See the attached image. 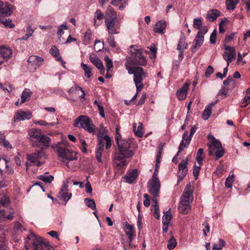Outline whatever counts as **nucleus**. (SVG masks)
Masks as SVG:
<instances>
[{
  "label": "nucleus",
  "instance_id": "nucleus-1",
  "mask_svg": "<svg viewBox=\"0 0 250 250\" xmlns=\"http://www.w3.org/2000/svg\"><path fill=\"white\" fill-rule=\"evenodd\" d=\"M115 140L118 146V149L115 154L114 164L116 167L123 168L127 165L125 159L131 158L134 155V151L131 149L133 143L129 139L121 140V134H116Z\"/></svg>",
  "mask_w": 250,
  "mask_h": 250
},
{
  "label": "nucleus",
  "instance_id": "nucleus-2",
  "mask_svg": "<svg viewBox=\"0 0 250 250\" xmlns=\"http://www.w3.org/2000/svg\"><path fill=\"white\" fill-rule=\"evenodd\" d=\"M193 189L190 184L187 185L185 191L181 197L180 203L178 206L180 212L187 214L190 210V204L193 200Z\"/></svg>",
  "mask_w": 250,
  "mask_h": 250
},
{
  "label": "nucleus",
  "instance_id": "nucleus-3",
  "mask_svg": "<svg viewBox=\"0 0 250 250\" xmlns=\"http://www.w3.org/2000/svg\"><path fill=\"white\" fill-rule=\"evenodd\" d=\"M129 65L130 63L128 62L125 64V66L128 70V73L133 74L134 82L136 87V91L137 92H139L144 87V84L142 83L143 80L146 77L147 73L144 72L143 68L141 67H131Z\"/></svg>",
  "mask_w": 250,
  "mask_h": 250
},
{
  "label": "nucleus",
  "instance_id": "nucleus-4",
  "mask_svg": "<svg viewBox=\"0 0 250 250\" xmlns=\"http://www.w3.org/2000/svg\"><path fill=\"white\" fill-rule=\"evenodd\" d=\"M10 204L8 197L4 194H0V223L5 219L13 220L15 211L13 208H7Z\"/></svg>",
  "mask_w": 250,
  "mask_h": 250
},
{
  "label": "nucleus",
  "instance_id": "nucleus-5",
  "mask_svg": "<svg viewBox=\"0 0 250 250\" xmlns=\"http://www.w3.org/2000/svg\"><path fill=\"white\" fill-rule=\"evenodd\" d=\"M208 138L209 141V142L207 145L208 147V154L209 155L214 154L216 159H218L222 157L224 154L225 151L221 142L217 140L212 135L209 134Z\"/></svg>",
  "mask_w": 250,
  "mask_h": 250
},
{
  "label": "nucleus",
  "instance_id": "nucleus-6",
  "mask_svg": "<svg viewBox=\"0 0 250 250\" xmlns=\"http://www.w3.org/2000/svg\"><path fill=\"white\" fill-rule=\"evenodd\" d=\"M74 125L78 128H83L85 131L90 133L94 134L96 133L95 126L92 121L85 115L79 116L75 121Z\"/></svg>",
  "mask_w": 250,
  "mask_h": 250
},
{
  "label": "nucleus",
  "instance_id": "nucleus-7",
  "mask_svg": "<svg viewBox=\"0 0 250 250\" xmlns=\"http://www.w3.org/2000/svg\"><path fill=\"white\" fill-rule=\"evenodd\" d=\"M130 57L129 59L131 64L133 65H145L146 60L142 54V49L138 48L137 46H130Z\"/></svg>",
  "mask_w": 250,
  "mask_h": 250
},
{
  "label": "nucleus",
  "instance_id": "nucleus-8",
  "mask_svg": "<svg viewBox=\"0 0 250 250\" xmlns=\"http://www.w3.org/2000/svg\"><path fill=\"white\" fill-rule=\"evenodd\" d=\"M57 153L60 158L68 161L66 166L68 167L71 168L73 161L76 160L77 158L76 154L69 149L62 146L61 143L57 145Z\"/></svg>",
  "mask_w": 250,
  "mask_h": 250
},
{
  "label": "nucleus",
  "instance_id": "nucleus-9",
  "mask_svg": "<svg viewBox=\"0 0 250 250\" xmlns=\"http://www.w3.org/2000/svg\"><path fill=\"white\" fill-rule=\"evenodd\" d=\"M27 239L31 241L34 250H50L51 247L49 243L43 242L41 237L32 232L27 236Z\"/></svg>",
  "mask_w": 250,
  "mask_h": 250
},
{
  "label": "nucleus",
  "instance_id": "nucleus-10",
  "mask_svg": "<svg viewBox=\"0 0 250 250\" xmlns=\"http://www.w3.org/2000/svg\"><path fill=\"white\" fill-rule=\"evenodd\" d=\"M147 187L150 194L153 196V198H156L158 196L161 185L158 178L153 175L151 179L149 181L147 184Z\"/></svg>",
  "mask_w": 250,
  "mask_h": 250
},
{
  "label": "nucleus",
  "instance_id": "nucleus-11",
  "mask_svg": "<svg viewBox=\"0 0 250 250\" xmlns=\"http://www.w3.org/2000/svg\"><path fill=\"white\" fill-rule=\"evenodd\" d=\"M51 144V139L47 136L42 134V135L39 138L37 141L33 142L32 146L33 147H39L41 148V150H44L48 147Z\"/></svg>",
  "mask_w": 250,
  "mask_h": 250
},
{
  "label": "nucleus",
  "instance_id": "nucleus-12",
  "mask_svg": "<svg viewBox=\"0 0 250 250\" xmlns=\"http://www.w3.org/2000/svg\"><path fill=\"white\" fill-rule=\"evenodd\" d=\"M104 141L106 143V148H109L111 146L112 140L111 137L107 135H105L103 138L102 136H100V133H99L98 134V144L96 150L100 151H104Z\"/></svg>",
  "mask_w": 250,
  "mask_h": 250
},
{
  "label": "nucleus",
  "instance_id": "nucleus-13",
  "mask_svg": "<svg viewBox=\"0 0 250 250\" xmlns=\"http://www.w3.org/2000/svg\"><path fill=\"white\" fill-rule=\"evenodd\" d=\"M225 52L223 54L224 59L227 61L228 66L234 59L235 57L236 51L234 47L229 46L225 47Z\"/></svg>",
  "mask_w": 250,
  "mask_h": 250
},
{
  "label": "nucleus",
  "instance_id": "nucleus-14",
  "mask_svg": "<svg viewBox=\"0 0 250 250\" xmlns=\"http://www.w3.org/2000/svg\"><path fill=\"white\" fill-rule=\"evenodd\" d=\"M10 162L5 159L0 158V171L2 174L3 172L7 174H11L14 172V170L10 167Z\"/></svg>",
  "mask_w": 250,
  "mask_h": 250
},
{
  "label": "nucleus",
  "instance_id": "nucleus-15",
  "mask_svg": "<svg viewBox=\"0 0 250 250\" xmlns=\"http://www.w3.org/2000/svg\"><path fill=\"white\" fill-rule=\"evenodd\" d=\"M187 165L188 158L183 160L178 166V176L180 180H183L187 174Z\"/></svg>",
  "mask_w": 250,
  "mask_h": 250
},
{
  "label": "nucleus",
  "instance_id": "nucleus-16",
  "mask_svg": "<svg viewBox=\"0 0 250 250\" xmlns=\"http://www.w3.org/2000/svg\"><path fill=\"white\" fill-rule=\"evenodd\" d=\"M116 20L105 19L104 22L108 30V34H118V27L116 25Z\"/></svg>",
  "mask_w": 250,
  "mask_h": 250
},
{
  "label": "nucleus",
  "instance_id": "nucleus-17",
  "mask_svg": "<svg viewBox=\"0 0 250 250\" xmlns=\"http://www.w3.org/2000/svg\"><path fill=\"white\" fill-rule=\"evenodd\" d=\"M68 181H66V183H64L61 189L60 192V197L62 200L65 201L66 203L71 197L72 194L68 193Z\"/></svg>",
  "mask_w": 250,
  "mask_h": 250
},
{
  "label": "nucleus",
  "instance_id": "nucleus-18",
  "mask_svg": "<svg viewBox=\"0 0 250 250\" xmlns=\"http://www.w3.org/2000/svg\"><path fill=\"white\" fill-rule=\"evenodd\" d=\"M89 60L100 70L101 74H103L104 72V67L101 60L95 55H90Z\"/></svg>",
  "mask_w": 250,
  "mask_h": 250
},
{
  "label": "nucleus",
  "instance_id": "nucleus-19",
  "mask_svg": "<svg viewBox=\"0 0 250 250\" xmlns=\"http://www.w3.org/2000/svg\"><path fill=\"white\" fill-rule=\"evenodd\" d=\"M12 5L0 1V18L10 15L12 13Z\"/></svg>",
  "mask_w": 250,
  "mask_h": 250
},
{
  "label": "nucleus",
  "instance_id": "nucleus-20",
  "mask_svg": "<svg viewBox=\"0 0 250 250\" xmlns=\"http://www.w3.org/2000/svg\"><path fill=\"white\" fill-rule=\"evenodd\" d=\"M191 140V139L190 137H188V132L186 131L183 134L182 140L179 146V150L178 152V154H179L180 151L183 150L184 148H186L188 146Z\"/></svg>",
  "mask_w": 250,
  "mask_h": 250
},
{
  "label": "nucleus",
  "instance_id": "nucleus-21",
  "mask_svg": "<svg viewBox=\"0 0 250 250\" xmlns=\"http://www.w3.org/2000/svg\"><path fill=\"white\" fill-rule=\"evenodd\" d=\"M31 118V114L30 112L19 111L14 117V121H21L26 119H30Z\"/></svg>",
  "mask_w": 250,
  "mask_h": 250
},
{
  "label": "nucleus",
  "instance_id": "nucleus-22",
  "mask_svg": "<svg viewBox=\"0 0 250 250\" xmlns=\"http://www.w3.org/2000/svg\"><path fill=\"white\" fill-rule=\"evenodd\" d=\"M44 155L43 150H38L34 153L27 155L28 160L32 163H35L41 159Z\"/></svg>",
  "mask_w": 250,
  "mask_h": 250
},
{
  "label": "nucleus",
  "instance_id": "nucleus-23",
  "mask_svg": "<svg viewBox=\"0 0 250 250\" xmlns=\"http://www.w3.org/2000/svg\"><path fill=\"white\" fill-rule=\"evenodd\" d=\"M104 15L103 12L99 9H97L94 14V17L93 19L94 25L95 26H98L101 24L104 19Z\"/></svg>",
  "mask_w": 250,
  "mask_h": 250
},
{
  "label": "nucleus",
  "instance_id": "nucleus-24",
  "mask_svg": "<svg viewBox=\"0 0 250 250\" xmlns=\"http://www.w3.org/2000/svg\"><path fill=\"white\" fill-rule=\"evenodd\" d=\"M204 36L197 34L194 40L195 44L191 47V51L192 53L195 52L197 49L202 45L204 42Z\"/></svg>",
  "mask_w": 250,
  "mask_h": 250
},
{
  "label": "nucleus",
  "instance_id": "nucleus-25",
  "mask_svg": "<svg viewBox=\"0 0 250 250\" xmlns=\"http://www.w3.org/2000/svg\"><path fill=\"white\" fill-rule=\"evenodd\" d=\"M188 89V84L185 83L183 86L177 92V98L180 100L185 99L187 97V92Z\"/></svg>",
  "mask_w": 250,
  "mask_h": 250
},
{
  "label": "nucleus",
  "instance_id": "nucleus-26",
  "mask_svg": "<svg viewBox=\"0 0 250 250\" xmlns=\"http://www.w3.org/2000/svg\"><path fill=\"white\" fill-rule=\"evenodd\" d=\"M27 62L32 65L39 66L44 62V59L38 56L31 55L29 57Z\"/></svg>",
  "mask_w": 250,
  "mask_h": 250
},
{
  "label": "nucleus",
  "instance_id": "nucleus-27",
  "mask_svg": "<svg viewBox=\"0 0 250 250\" xmlns=\"http://www.w3.org/2000/svg\"><path fill=\"white\" fill-rule=\"evenodd\" d=\"M0 53L6 62L12 57V50L5 46L0 47Z\"/></svg>",
  "mask_w": 250,
  "mask_h": 250
},
{
  "label": "nucleus",
  "instance_id": "nucleus-28",
  "mask_svg": "<svg viewBox=\"0 0 250 250\" xmlns=\"http://www.w3.org/2000/svg\"><path fill=\"white\" fill-rule=\"evenodd\" d=\"M138 176V170L136 169L127 173L124 177V179L126 183H131L134 181Z\"/></svg>",
  "mask_w": 250,
  "mask_h": 250
},
{
  "label": "nucleus",
  "instance_id": "nucleus-29",
  "mask_svg": "<svg viewBox=\"0 0 250 250\" xmlns=\"http://www.w3.org/2000/svg\"><path fill=\"white\" fill-rule=\"evenodd\" d=\"M29 135L30 141L32 142V144H33V142L37 141L42 135V134L39 129H32L29 132Z\"/></svg>",
  "mask_w": 250,
  "mask_h": 250
},
{
  "label": "nucleus",
  "instance_id": "nucleus-30",
  "mask_svg": "<svg viewBox=\"0 0 250 250\" xmlns=\"http://www.w3.org/2000/svg\"><path fill=\"white\" fill-rule=\"evenodd\" d=\"M166 26V23L165 21L163 20L159 21L155 24L154 27V31L156 33H163Z\"/></svg>",
  "mask_w": 250,
  "mask_h": 250
},
{
  "label": "nucleus",
  "instance_id": "nucleus-31",
  "mask_svg": "<svg viewBox=\"0 0 250 250\" xmlns=\"http://www.w3.org/2000/svg\"><path fill=\"white\" fill-rule=\"evenodd\" d=\"M219 11L217 9L209 10L207 15L206 18L210 21H213L220 15Z\"/></svg>",
  "mask_w": 250,
  "mask_h": 250
},
{
  "label": "nucleus",
  "instance_id": "nucleus-32",
  "mask_svg": "<svg viewBox=\"0 0 250 250\" xmlns=\"http://www.w3.org/2000/svg\"><path fill=\"white\" fill-rule=\"evenodd\" d=\"M152 202L154 205L152 206L151 210L153 211V214L155 218L159 219L160 218V214L159 212V206L158 205V200L156 198H153Z\"/></svg>",
  "mask_w": 250,
  "mask_h": 250
},
{
  "label": "nucleus",
  "instance_id": "nucleus-33",
  "mask_svg": "<svg viewBox=\"0 0 250 250\" xmlns=\"http://www.w3.org/2000/svg\"><path fill=\"white\" fill-rule=\"evenodd\" d=\"M125 234L128 235L129 239L131 241L134 237V230L132 226L126 223L125 226Z\"/></svg>",
  "mask_w": 250,
  "mask_h": 250
},
{
  "label": "nucleus",
  "instance_id": "nucleus-34",
  "mask_svg": "<svg viewBox=\"0 0 250 250\" xmlns=\"http://www.w3.org/2000/svg\"><path fill=\"white\" fill-rule=\"evenodd\" d=\"M32 92L29 89H25L21 95V102L20 104L23 103L26 101H28L30 99Z\"/></svg>",
  "mask_w": 250,
  "mask_h": 250
},
{
  "label": "nucleus",
  "instance_id": "nucleus-35",
  "mask_svg": "<svg viewBox=\"0 0 250 250\" xmlns=\"http://www.w3.org/2000/svg\"><path fill=\"white\" fill-rule=\"evenodd\" d=\"M213 105H214V104L212 103L208 104L206 107L202 115V118L203 120L206 121L209 118L211 113V108Z\"/></svg>",
  "mask_w": 250,
  "mask_h": 250
},
{
  "label": "nucleus",
  "instance_id": "nucleus-36",
  "mask_svg": "<svg viewBox=\"0 0 250 250\" xmlns=\"http://www.w3.org/2000/svg\"><path fill=\"white\" fill-rule=\"evenodd\" d=\"M136 126H137L136 124L134 123L133 124V131H134L135 135L139 137H142L143 135V124L141 123H139V125H138L137 129H136Z\"/></svg>",
  "mask_w": 250,
  "mask_h": 250
},
{
  "label": "nucleus",
  "instance_id": "nucleus-37",
  "mask_svg": "<svg viewBox=\"0 0 250 250\" xmlns=\"http://www.w3.org/2000/svg\"><path fill=\"white\" fill-rule=\"evenodd\" d=\"M239 2V0H226L227 9L229 10H234Z\"/></svg>",
  "mask_w": 250,
  "mask_h": 250
},
{
  "label": "nucleus",
  "instance_id": "nucleus-38",
  "mask_svg": "<svg viewBox=\"0 0 250 250\" xmlns=\"http://www.w3.org/2000/svg\"><path fill=\"white\" fill-rule=\"evenodd\" d=\"M81 66L84 72V75L87 78H90L92 76V68L87 64L82 62Z\"/></svg>",
  "mask_w": 250,
  "mask_h": 250
},
{
  "label": "nucleus",
  "instance_id": "nucleus-39",
  "mask_svg": "<svg viewBox=\"0 0 250 250\" xmlns=\"http://www.w3.org/2000/svg\"><path fill=\"white\" fill-rule=\"evenodd\" d=\"M0 22L6 28H13L15 27V24L12 23V20L10 19H7L3 17L0 18Z\"/></svg>",
  "mask_w": 250,
  "mask_h": 250
},
{
  "label": "nucleus",
  "instance_id": "nucleus-40",
  "mask_svg": "<svg viewBox=\"0 0 250 250\" xmlns=\"http://www.w3.org/2000/svg\"><path fill=\"white\" fill-rule=\"evenodd\" d=\"M106 14L108 18H106V19L117 20V14L113 8L110 5H109L107 8Z\"/></svg>",
  "mask_w": 250,
  "mask_h": 250
},
{
  "label": "nucleus",
  "instance_id": "nucleus-41",
  "mask_svg": "<svg viewBox=\"0 0 250 250\" xmlns=\"http://www.w3.org/2000/svg\"><path fill=\"white\" fill-rule=\"evenodd\" d=\"M39 179L46 183H51L54 180V177L51 175H47V173H45L43 175L39 176Z\"/></svg>",
  "mask_w": 250,
  "mask_h": 250
},
{
  "label": "nucleus",
  "instance_id": "nucleus-42",
  "mask_svg": "<svg viewBox=\"0 0 250 250\" xmlns=\"http://www.w3.org/2000/svg\"><path fill=\"white\" fill-rule=\"evenodd\" d=\"M50 53L55 57L57 61L62 60V57L60 55V52L56 46H53L50 50Z\"/></svg>",
  "mask_w": 250,
  "mask_h": 250
},
{
  "label": "nucleus",
  "instance_id": "nucleus-43",
  "mask_svg": "<svg viewBox=\"0 0 250 250\" xmlns=\"http://www.w3.org/2000/svg\"><path fill=\"white\" fill-rule=\"evenodd\" d=\"M185 40L186 39L184 36L180 38L177 45V49L178 50H184L187 48L188 44L186 42Z\"/></svg>",
  "mask_w": 250,
  "mask_h": 250
},
{
  "label": "nucleus",
  "instance_id": "nucleus-44",
  "mask_svg": "<svg viewBox=\"0 0 250 250\" xmlns=\"http://www.w3.org/2000/svg\"><path fill=\"white\" fill-rule=\"evenodd\" d=\"M0 144L6 148L12 147L10 143L5 140V137L3 133L0 132Z\"/></svg>",
  "mask_w": 250,
  "mask_h": 250
},
{
  "label": "nucleus",
  "instance_id": "nucleus-45",
  "mask_svg": "<svg viewBox=\"0 0 250 250\" xmlns=\"http://www.w3.org/2000/svg\"><path fill=\"white\" fill-rule=\"evenodd\" d=\"M177 245V242L176 239L173 236H171L170 239L168 241L167 248L169 250H172L175 248Z\"/></svg>",
  "mask_w": 250,
  "mask_h": 250
},
{
  "label": "nucleus",
  "instance_id": "nucleus-46",
  "mask_svg": "<svg viewBox=\"0 0 250 250\" xmlns=\"http://www.w3.org/2000/svg\"><path fill=\"white\" fill-rule=\"evenodd\" d=\"M203 148H199L197 152L196 155V160L199 164V165H201L203 161Z\"/></svg>",
  "mask_w": 250,
  "mask_h": 250
},
{
  "label": "nucleus",
  "instance_id": "nucleus-47",
  "mask_svg": "<svg viewBox=\"0 0 250 250\" xmlns=\"http://www.w3.org/2000/svg\"><path fill=\"white\" fill-rule=\"evenodd\" d=\"M91 31L90 30H87L84 35V43L85 45L89 44L90 43V40L91 38Z\"/></svg>",
  "mask_w": 250,
  "mask_h": 250
},
{
  "label": "nucleus",
  "instance_id": "nucleus-48",
  "mask_svg": "<svg viewBox=\"0 0 250 250\" xmlns=\"http://www.w3.org/2000/svg\"><path fill=\"white\" fill-rule=\"evenodd\" d=\"M218 243V246L217 244L213 245L212 250H221L226 245L225 242L221 239L219 240Z\"/></svg>",
  "mask_w": 250,
  "mask_h": 250
},
{
  "label": "nucleus",
  "instance_id": "nucleus-49",
  "mask_svg": "<svg viewBox=\"0 0 250 250\" xmlns=\"http://www.w3.org/2000/svg\"><path fill=\"white\" fill-rule=\"evenodd\" d=\"M234 175L232 174L231 176H229L226 180L225 186L227 188H231L232 186V184L234 180Z\"/></svg>",
  "mask_w": 250,
  "mask_h": 250
},
{
  "label": "nucleus",
  "instance_id": "nucleus-50",
  "mask_svg": "<svg viewBox=\"0 0 250 250\" xmlns=\"http://www.w3.org/2000/svg\"><path fill=\"white\" fill-rule=\"evenodd\" d=\"M104 61L106 62V71L108 73H109L111 68L113 67L112 61L108 56H105L104 57Z\"/></svg>",
  "mask_w": 250,
  "mask_h": 250
},
{
  "label": "nucleus",
  "instance_id": "nucleus-51",
  "mask_svg": "<svg viewBox=\"0 0 250 250\" xmlns=\"http://www.w3.org/2000/svg\"><path fill=\"white\" fill-rule=\"evenodd\" d=\"M94 104L98 107L100 115L102 117H104V107L102 105L101 103H99L97 100H95L94 101Z\"/></svg>",
  "mask_w": 250,
  "mask_h": 250
},
{
  "label": "nucleus",
  "instance_id": "nucleus-52",
  "mask_svg": "<svg viewBox=\"0 0 250 250\" xmlns=\"http://www.w3.org/2000/svg\"><path fill=\"white\" fill-rule=\"evenodd\" d=\"M114 34H108V38L107 39L108 43L109 45L111 47H115L116 46V43L115 41L114 37L113 36Z\"/></svg>",
  "mask_w": 250,
  "mask_h": 250
},
{
  "label": "nucleus",
  "instance_id": "nucleus-53",
  "mask_svg": "<svg viewBox=\"0 0 250 250\" xmlns=\"http://www.w3.org/2000/svg\"><path fill=\"white\" fill-rule=\"evenodd\" d=\"M84 201L87 207L90 208L92 209H95L96 208V204L93 199L86 198Z\"/></svg>",
  "mask_w": 250,
  "mask_h": 250
},
{
  "label": "nucleus",
  "instance_id": "nucleus-54",
  "mask_svg": "<svg viewBox=\"0 0 250 250\" xmlns=\"http://www.w3.org/2000/svg\"><path fill=\"white\" fill-rule=\"evenodd\" d=\"M171 218V215L170 211L169 210L167 211L165 213L163 216V223H169Z\"/></svg>",
  "mask_w": 250,
  "mask_h": 250
},
{
  "label": "nucleus",
  "instance_id": "nucleus-55",
  "mask_svg": "<svg viewBox=\"0 0 250 250\" xmlns=\"http://www.w3.org/2000/svg\"><path fill=\"white\" fill-rule=\"evenodd\" d=\"M202 25V22L201 19L196 18L193 20V27L194 28L200 29Z\"/></svg>",
  "mask_w": 250,
  "mask_h": 250
},
{
  "label": "nucleus",
  "instance_id": "nucleus-56",
  "mask_svg": "<svg viewBox=\"0 0 250 250\" xmlns=\"http://www.w3.org/2000/svg\"><path fill=\"white\" fill-rule=\"evenodd\" d=\"M250 104V95H246L243 99L241 106L245 107L247 106L249 104Z\"/></svg>",
  "mask_w": 250,
  "mask_h": 250
},
{
  "label": "nucleus",
  "instance_id": "nucleus-57",
  "mask_svg": "<svg viewBox=\"0 0 250 250\" xmlns=\"http://www.w3.org/2000/svg\"><path fill=\"white\" fill-rule=\"evenodd\" d=\"M214 72V69L212 66L211 65L208 66L206 71H205V76L207 78H208L210 77V75Z\"/></svg>",
  "mask_w": 250,
  "mask_h": 250
},
{
  "label": "nucleus",
  "instance_id": "nucleus-58",
  "mask_svg": "<svg viewBox=\"0 0 250 250\" xmlns=\"http://www.w3.org/2000/svg\"><path fill=\"white\" fill-rule=\"evenodd\" d=\"M200 166H196L195 165H194L193 174L194 178L196 180L198 178L199 172L200 169Z\"/></svg>",
  "mask_w": 250,
  "mask_h": 250
},
{
  "label": "nucleus",
  "instance_id": "nucleus-59",
  "mask_svg": "<svg viewBox=\"0 0 250 250\" xmlns=\"http://www.w3.org/2000/svg\"><path fill=\"white\" fill-rule=\"evenodd\" d=\"M228 91L225 88H222L218 92V95L221 96L223 98H225L228 95Z\"/></svg>",
  "mask_w": 250,
  "mask_h": 250
},
{
  "label": "nucleus",
  "instance_id": "nucleus-60",
  "mask_svg": "<svg viewBox=\"0 0 250 250\" xmlns=\"http://www.w3.org/2000/svg\"><path fill=\"white\" fill-rule=\"evenodd\" d=\"M67 29V26L66 25L62 24L59 27L58 30V35L61 36L63 34V30H66Z\"/></svg>",
  "mask_w": 250,
  "mask_h": 250
},
{
  "label": "nucleus",
  "instance_id": "nucleus-61",
  "mask_svg": "<svg viewBox=\"0 0 250 250\" xmlns=\"http://www.w3.org/2000/svg\"><path fill=\"white\" fill-rule=\"evenodd\" d=\"M216 31L214 30L210 36V42L214 44L216 43Z\"/></svg>",
  "mask_w": 250,
  "mask_h": 250
},
{
  "label": "nucleus",
  "instance_id": "nucleus-62",
  "mask_svg": "<svg viewBox=\"0 0 250 250\" xmlns=\"http://www.w3.org/2000/svg\"><path fill=\"white\" fill-rule=\"evenodd\" d=\"M225 21H222L219 23V32L220 33H223L225 32V29L223 26L225 25V22L227 21L226 19H225Z\"/></svg>",
  "mask_w": 250,
  "mask_h": 250
},
{
  "label": "nucleus",
  "instance_id": "nucleus-63",
  "mask_svg": "<svg viewBox=\"0 0 250 250\" xmlns=\"http://www.w3.org/2000/svg\"><path fill=\"white\" fill-rule=\"evenodd\" d=\"M199 30H200L198 32L197 34L202 36H204V35L207 33L208 31V29L206 26H202Z\"/></svg>",
  "mask_w": 250,
  "mask_h": 250
},
{
  "label": "nucleus",
  "instance_id": "nucleus-64",
  "mask_svg": "<svg viewBox=\"0 0 250 250\" xmlns=\"http://www.w3.org/2000/svg\"><path fill=\"white\" fill-rule=\"evenodd\" d=\"M144 197L145 198L144 201V205L146 207H149L150 205V201L148 195L147 194H144Z\"/></svg>",
  "mask_w": 250,
  "mask_h": 250
}]
</instances>
